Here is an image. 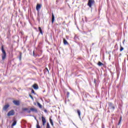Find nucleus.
Here are the masks:
<instances>
[{
  "label": "nucleus",
  "mask_w": 128,
  "mask_h": 128,
  "mask_svg": "<svg viewBox=\"0 0 128 128\" xmlns=\"http://www.w3.org/2000/svg\"><path fill=\"white\" fill-rule=\"evenodd\" d=\"M1 50L2 52V60H4L6 58V50H4V46H2Z\"/></svg>",
  "instance_id": "obj_1"
},
{
  "label": "nucleus",
  "mask_w": 128,
  "mask_h": 128,
  "mask_svg": "<svg viewBox=\"0 0 128 128\" xmlns=\"http://www.w3.org/2000/svg\"><path fill=\"white\" fill-rule=\"evenodd\" d=\"M108 110H114L116 107L114 106V104L112 102L108 103Z\"/></svg>",
  "instance_id": "obj_2"
},
{
  "label": "nucleus",
  "mask_w": 128,
  "mask_h": 128,
  "mask_svg": "<svg viewBox=\"0 0 128 128\" xmlns=\"http://www.w3.org/2000/svg\"><path fill=\"white\" fill-rule=\"evenodd\" d=\"M94 4V0H88V6L89 8H92V4Z\"/></svg>",
  "instance_id": "obj_3"
},
{
  "label": "nucleus",
  "mask_w": 128,
  "mask_h": 128,
  "mask_svg": "<svg viewBox=\"0 0 128 128\" xmlns=\"http://www.w3.org/2000/svg\"><path fill=\"white\" fill-rule=\"evenodd\" d=\"M14 110H11L7 114V116H14Z\"/></svg>",
  "instance_id": "obj_4"
},
{
  "label": "nucleus",
  "mask_w": 128,
  "mask_h": 128,
  "mask_svg": "<svg viewBox=\"0 0 128 128\" xmlns=\"http://www.w3.org/2000/svg\"><path fill=\"white\" fill-rule=\"evenodd\" d=\"M42 8V4H37L36 6V10L37 12H40V10Z\"/></svg>",
  "instance_id": "obj_5"
},
{
  "label": "nucleus",
  "mask_w": 128,
  "mask_h": 128,
  "mask_svg": "<svg viewBox=\"0 0 128 128\" xmlns=\"http://www.w3.org/2000/svg\"><path fill=\"white\" fill-rule=\"evenodd\" d=\"M42 124H43V126H44V124H46V118H44V117L42 116Z\"/></svg>",
  "instance_id": "obj_6"
},
{
  "label": "nucleus",
  "mask_w": 128,
  "mask_h": 128,
  "mask_svg": "<svg viewBox=\"0 0 128 128\" xmlns=\"http://www.w3.org/2000/svg\"><path fill=\"white\" fill-rule=\"evenodd\" d=\"M10 108L8 104H6L3 108V110H6Z\"/></svg>",
  "instance_id": "obj_7"
},
{
  "label": "nucleus",
  "mask_w": 128,
  "mask_h": 128,
  "mask_svg": "<svg viewBox=\"0 0 128 128\" xmlns=\"http://www.w3.org/2000/svg\"><path fill=\"white\" fill-rule=\"evenodd\" d=\"M13 104H15V106H20V101L18 100H14Z\"/></svg>",
  "instance_id": "obj_8"
},
{
  "label": "nucleus",
  "mask_w": 128,
  "mask_h": 128,
  "mask_svg": "<svg viewBox=\"0 0 128 128\" xmlns=\"http://www.w3.org/2000/svg\"><path fill=\"white\" fill-rule=\"evenodd\" d=\"M30 110L32 112H38V110L36 108H30Z\"/></svg>",
  "instance_id": "obj_9"
},
{
  "label": "nucleus",
  "mask_w": 128,
  "mask_h": 128,
  "mask_svg": "<svg viewBox=\"0 0 128 128\" xmlns=\"http://www.w3.org/2000/svg\"><path fill=\"white\" fill-rule=\"evenodd\" d=\"M32 88H34V90H38V86L36 84H34L32 86Z\"/></svg>",
  "instance_id": "obj_10"
},
{
  "label": "nucleus",
  "mask_w": 128,
  "mask_h": 128,
  "mask_svg": "<svg viewBox=\"0 0 128 128\" xmlns=\"http://www.w3.org/2000/svg\"><path fill=\"white\" fill-rule=\"evenodd\" d=\"M50 122L52 126H54V120L52 119V117L50 118Z\"/></svg>",
  "instance_id": "obj_11"
},
{
  "label": "nucleus",
  "mask_w": 128,
  "mask_h": 128,
  "mask_svg": "<svg viewBox=\"0 0 128 128\" xmlns=\"http://www.w3.org/2000/svg\"><path fill=\"white\" fill-rule=\"evenodd\" d=\"M54 13H52V24H54Z\"/></svg>",
  "instance_id": "obj_12"
},
{
  "label": "nucleus",
  "mask_w": 128,
  "mask_h": 128,
  "mask_svg": "<svg viewBox=\"0 0 128 128\" xmlns=\"http://www.w3.org/2000/svg\"><path fill=\"white\" fill-rule=\"evenodd\" d=\"M38 30L40 32V34H43L42 30V28L40 27H38Z\"/></svg>",
  "instance_id": "obj_13"
},
{
  "label": "nucleus",
  "mask_w": 128,
  "mask_h": 128,
  "mask_svg": "<svg viewBox=\"0 0 128 128\" xmlns=\"http://www.w3.org/2000/svg\"><path fill=\"white\" fill-rule=\"evenodd\" d=\"M37 104L40 108H42V106L40 104V103L38 102Z\"/></svg>",
  "instance_id": "obj_14"
},
{
  "label": "nucleus",
  "mask_w": 128,
  "mask_h": 128,
  "mask_svg": "<svg viewBox=\"0 0 128 128\" xmlns=\"http://www.w3.org/2000/svg\"><path fill=\"white\" fill-rule=\"evenodd\" d=\"M98 66H104V64H102V62H99L98 64Z\"/></svg>",
  "instance_id": "obj_15"
},
{
  "label": "nucleus",
  "mask_w": 128,
  "mask_h": 128,
  "mask_svg": "<svg viewBox=\"0 0 128 128\" xmlns=\"http://www.w3.org/2000/svg\"><path fill=\"white\" fill-rule=\"evenodd\" d=\"M64 44H68V41L66 40V39H64Z\"/></svg>",
  "instance_id": "obj_16"
},
{
  "label": "nucleus",
  "mask_w": 128,
  "mask_h": 128,
  "mask_svg": "<svg viewBox=\"0 0 128 128\" xmlns=\"http://www.w3.org/2000/svg\"><path fill=\"white\" fill-rule=\"evenodd\" d=\"M16 120H14L13 123L12 124V126H16Z\"/></svg>",
  "instance_id": "obj_17"
},
{
  "label": "nucleus",
  "mask_w": 128,
  "mask_h": 128,
  "mask_svg": "<svg viewBox=\"0 0 128 128\" xmlns=\"http://www.w3.org/2000/svg\"><path fill=\"white\" fill-rule=\"evenodd\" d=\"M22 52H20V56H19V60H22Z\"/></svg>",
  "instance_id": "obj_18"
},
{
  "label": "nucleus",
  "mask_w": 128,
  "mask_h": 128,
  "mask_svg": "<svg viewBox=\"0 0 128 128\" xmlns=\"http://www.w3.org/2000/svg\"><path fill=\"white\" fill-rule=\"evenodd\" d=\"M77 112L78 114V116L80 118V110H77Z\"/></svg>",
  "instance_id": "obj_19"
},
{
  "label": "nucleus",
  "mask_w": 128,
  "mask_h": 128,
  "mask_svg": "<svg viewBox=\"0 0 128 128\" xmlns=\"http://www.w3.org/2000/svg\"><path fill=\"white\" fill-rule=\"evenodd\" d=\"M122 116L120 117L119 122L118 123V126H120V122H122Z\"/></svg>",
  "instance_id": "obj_20"
},
{
  "label": "nucleus",
  "mask_w": 128,
  "mask_h": 128,
  "mask_svg": "<svg viewBox=\"0 0 128 128\" xmlns=\"http://www.w3.org/2000/svg\"><path fill=\"white\" fill-rule=\"evenodd\" d=\"M36 128H40V126L38 124V121L37 120V124H36Z\"/></svg>",
  "instance_id": "obj_21"
},
{
  "label": "nucleus",
  "mask_w": 128,
  "mask_h": 128,
  "mask_svg": "<svg viewBox=\"0 0 128 128\" xmlns=\"http://www.w3.org/2000/svg\"><path fill=\"white\" fill-rule=\"evenodd\" d=\"M22 110H24V112H26V110H28V108H22Z\"/></svg>",
  "instance_id": "obj_22"
},
{
  "label": "nucleus",
  "mask_w": 128,
  "mask_h": 128,
  "mask_svg": "<svg viewBox=\"0 0 128 128\" xmlns=\"http://www.w3.org/2000/svg\"><path fill=\"white\" fill-rule=\"evenodd\" d=\"M124 48H123L122 46H120V52H122V50H124Z\"/></svg>",
  "instance_id": "obj_23"
},
{
  "label": "nucleus",
  "mask_w": 128,
  "mask_h": 128,
  "mask_svg": "<svg viewBox=\"0 0 128 128\" xmlns=\"http://www.w3.org/2000/svg\"><path fill=\"white\" fill-rule=\"evenodd\" d=\"M29 96H30V98H32V100H34V97H32V96L30 94H29Z\"/></svg>",
  "instance_id": "obj_24"
},
{
  "label": "nucleus",
  "mask_w": 128,
  "mask_h": 128,
  "mask_svg": "<svg viewBox=\"0 0 128 128\" xmlns=\"http://www.w3.org/2000/svg\"><path fill=\"white\" fill-rule=\"evenodd\" d=\"M27 112H28V114H30V112H32V111L30 110H27Z\"/></svg>",
  "instance_id": "obj_25"
},
{
  "label": "nucleus",
  "mask_w": 128,
  "mask_h": 128,
  "mask_svg": "<svg viewBox=\"0 0 128 128\" xmlns=\"http://www.w3.org/2000/svg\"><path fill=\"white\" fill-rule=\"evenodd\" d=\"M70 96V92H67V97L68 98Z\"/></svg>",
  "instance_id": "obj_26"
},
{
  "label": "nucleus",
  "mask_w": 128,
  "mask_h": 128,
  "mask_svg": "<svg viewBox=\"0 0 128 128\" xmlns=\"http://www.w3.org/2000/svg\"><path fill=\"white\" fill-rule=\"evenodd\" d=\"M32 94H34V90H32Z\"/></svg>",
  "instance_id": "obj_27"
},
{
  "label": "nucleus",
  "mask_w": 128,
  "mask_h": 128,
  "mask_svg": "<svg viewBox=\"0 0 128 128\" xmlns=\"http://www.w3.org/2000/svg\"><path fill=\"white\" fill-rule=\"evenodd\" d=\"M46 128H48V122H47Z\"/></svg>",
  "instance_id": "obj_28"
},
{
  "label": "nucleus",
  "mask_w": 128,
  "mask_h": 128,
  "mask_svg": "<svg viewBox=\"0 0 128 128\" xmlns=\"http://www.w3.org/2000/svg\"><path fill=\"white\" fill-rule=\"evenodd\" d=\"M33 56H36V54H34V52H33Z\"/></svg>",
  "instance_id": "obj_29"
},
{
  "label": "nucleus",
  "mask_w": 128,
  "mask_h": 128,
  "mask_svg": "<svg viewBox=\"0 0 128 128\" xmlns=\"http://www.w3.org/2000/svg\"><path fill=\"white\" fill-rule=\"evenodd\" d=\"M44 112H48V110H44Z\"/></svg>",
  "instance_id": "obj_30"
},
{
  "label": "nucleus",
  "mask_w": 128,
  "mask_h": 128,
  "mask_svg": "<svg viewBox=\"0 0 128 128\" xmlns=\"http://www.w3.org/2000/svg\"><path fill=\"white\" fill-rule=\"evenodd\" d=\"M46 70L48 72V68H46Z\"/></svg>",
  "instance_id": "obj_31"
},
{
  "label": "nucleus",
  "mask_w": 128,
  "mask_h": 128,
  "mask_svg": "<svg viewBox=\"0 0 128 128\" xmlns=\"http://www.w3.org/2000/svg\"><path fill=\"white\" fill-rule=\"evenodd\" d=\"M48 128H50V125H48Z\"/></svg>",
  "instance_id": "obj_32"
},
{
  "label": "nucleus",
  "mask_w": 128,
  "mask_h": 128,
  "mask_svg": "<svg viewBox=\"0 0 128 128\" xmlns=\"http://www.w3.org/2000/svg\"><path fill=\"white\" fill-rule=\"evenodd\" d=\"M40 60H38V62H40Z\"/></svg>",
  "instance_id": "obj_33"
},
{
  "label": "nucleus",
  "mask_w": 128,
  "mask_h": 128,
  "mask_svg": "<svg viewBox=\"0 0 128 128\" xmlns=\"http://www.w3.org/2000/svg\"><path fill=\"white\" fill-rule=\"evenodd\" d=\"M92 44V46H94V44L93 43Z\"/></svg>",
  "instance_id": "obj_34"
},
{
  "label": "nucleus",
  "mask_w": 128,
  "mask_h": 128,
  "mask_svg": "<svg viewBox=\"0 0 128 128\" xmlns=\"http://www.w3.org/2000/svg\"><path fill=\"white\" fill-rule=\"evenodd\" d=\"M73 124H74V126H75V124H74V123H73Z\"/></svg>",
  "instance_id": "obj_35"
}]
</instances>
